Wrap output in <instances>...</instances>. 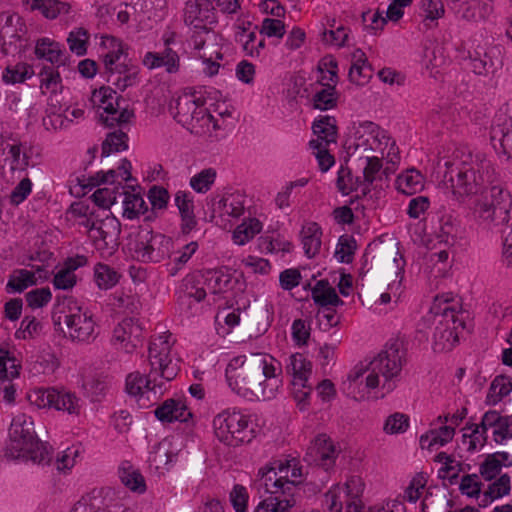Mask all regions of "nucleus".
<instances>
[{
	"mask_svg": "<svg viewBox=\"0 0 512 512\" xmlns=\"http://www.w3.org/2000/svg\"><path fill=\"white\" fill-rule=\"evenodd\" d=\"M154 414L161 422H187L192 413L181 399H167L154 410Z\"/></svg>",
	"mask_w": 512,
	"mask_h": 512,
	"instance_id": "nucleus-29",
	"label": "nucleus"
},
{
	"mask_svg": "<svg viewBox=\"0 0 512 512\" xmlns=\"http://www.w3.org/2000/svg\"><path fill=\"white\" fill-rule=\"evenodd\" d=\"M217 172L214 168H206L190 178L189 185L197 193L208 192L215 183Z\"/></svg>",
	"mask_w": 512,
	"mask_h": 512,
	"instance_id": "nucleus-55",
	"label": "nucleus"
},
{
	"mask_svg": "<svg viewBox=\"0 0 512 512\" xmlns=\"http://www.w3.org/2000/svg\"><path fill=\"white\" fill-rule=\"evenodd\" d=\"M356 247V241L352 236L343 235L339 238L335 250V257L341 263H350L353 260Z\"/></svg>",
	"mask_w": 512,
	"mask_h": 512,
	"instance_id": "nucleus-61",
	"label": "nucleus"
},
{
	"mask_svg": "<svg viewBox=\"0 0 512 512\" xmlns=\"http://www.w3.org/2000/svg\"><path fill=\"white\" fill-rule=\"evenodd\" d=\"M404 356L401 344L395 341L388 344L369 362L372 372H375L379 379L382 378L381 391L383 394L391 392L396 387V381L405 362Z\"/></svg>",
	"mask_w": 512,
	"mask_h": 512,
	"instance_id": "nucleus-12",
	"label": "nucleus"
},
{
	"mask_svg": "<svg viewBox=\"0 0 512 512\" xmlns=\"http://www.w3.org/2000/svg\"><path fill=\"white\" fill-rule=\"evenodd\" d=\"M244 210V197L238 193L223 197L214 208V212H218L220 216H229L232 218L240 217L244 213Z\"/></svg>",
	"mask_w": 512,
	"mask_h": 512,
	"instance_id": "nucleus-41",
	"label": "nucleus"
},
{
	"mask_svg": "<svg viewBox=\"0 0 512 512\" xmlns=\"http://www.w3.org/2000/svg\"><path fill=\"white\" fill-rule=\"evenodd\" d=\"M337 96L334 85L323 83V87L313 96V106L319 110H329L336 106Z\"/></svg>",
	"mask_w": 512,
	"mask_h": 512,
	"instance_id": "nucleus-56",
	"label": "nucleus"
},
{
	"mask_svg": "<svg viewBox=\"0 0 512 512\" xmlns=\"http://www.w3.org/2000/svg\"><path fill=\"white\" fill-rule=\"evenodd\" d=\"M89 37V32L83 27H78L70 31L67 37V44L70 51L77 56L85 55Z\"/></svg>",
	"mask_w": 512,
	"mask_h": 512,
	"instance_id": "nucleus-57",
	"label": "nucleus"
},
{
	"mask_svg": "<svg viewBox=\"0 0 512 512\" xmlns=\"http://www.w3.org/2000/svg\"><path fill=\"white\" fill-rule=\"evenodd\" d=\"M191 42L196 56L205 65L203 71L208 76H214L219 72V60L223 59L221 48L218 44V35L214 31H206L203 34H192Z\"/></svg>",
	"mask_w": 512,
	"mask_h": 512,
	"instance_id": "nucleus-18",
	"label": "nucleus"
},
{
	"mask_svg": "<svg viewBox=\"0 0 512 512\" xmlns=\"http://www.w3.org/2000/svg\"><path fill=\"white\" fill-rule=\"evenodd\" d=\"M125 390L139 408L146 409L158 401L165 390V385L155 375L150 377V372L145 376L135 371L127 375Z\"/></svg>",
	"mask_w": 512,
	"mask_h": 512,
	"instance_id": "nucleus-13",
	"label": "nucleus"
},
{
	"mask_svg": "<svg viewBox=\"0 0 512 512\" xmlns=\"http://www.w3.org/2000/svg\"><path fill=\"white\" fill-rule=\"evenodd\" d=\"M173 241L161 233L146 232L135 244V257L143 263H159L170 257Z\"/></svg>",
	"mask_w": 512,
	"mask_h": 512,
	"instance_id": "nucleus-15",
	"label": "nucleus"
},
{
	"mask_svg": "<svg viewBox=\"0 0 512 512\" xmlns=\"http://www.w3.org/2000/svg\"><path fill=\"white\" fill-rule=\"evenodd\" d=\"M512 391V383L504 376L496 377L486 396V404L496 405Z\"/></svg>",
	"mask_w": 512,
	"mask_h": 512,
	"instance_id": "nucleus-54",
	"label": "nucleus"
},
{
	"mask_svg": "<svg viewBox=\"0 0 512 512\" xmlns=\"http://www.w3.org/2000/svg\"><path fill=\"white\" fill-rule=\"evenodd\" d=\"M376 388L381 389V379L372 372L370 363L356 365L343 382L344 392L357 401L364 400Z\"/></svg>",
	"mask_w": 512,
	"mask_h": 512,
	"instance_id": "nucleus-16",
	"label": "nucleus"
},
{
	"mask_svg": "<svg viewBox=\"0 0 512 512\" xmlns=\"http://www.w3.org/2000/svg\"><path fill=\"white\" fill-rule=\"evenodd\" d=\"M173 118L191 132L200 133L221 129L216 117L205 108V100L196 91L184 92L170 103Z\"/></svg>",
	"mask_w": 512,
	"mask_h": 512,
	"instance_id": "nucleus-3",
	"label": "nucleus"
},
{
	"mask_svg": "<svg viewBox=\"0 0 512 512\" xmlns=\"http://www.w3.org/2000/svg\"><path fill=\"white\" fill-rule=\"evenodd\" d=\"M339 453V446L330 437L321 434L308 447L305 460L328 471L335 465Z\"/></svg>",
	"mask_w": 512,
	"mask_h": 512,
	"instance_id": "nucleus-22",
	"label": "nucleus"
},
{
	"mask_svg": "<svg viewBox=\"0 0 512 512\" xmlns=\"http://www.w3.org/2000/svg\"><path fill=\"white\" fill-rule=\"evenodd\" d=\"M465 430H470V433H464L462 442L467 447V451L475 452L481 449L487 441V432L483 430L478 424L467 425Z\"/></svg>",
	"mask_w": 512,
	"mask_h": 512,
	"instance_id": "nucleus-53",
	"label": "nucleus"
},
{
	"mask_svg": "<svg viewBox=\"0 0 512 512\" xmlns=\"http://www.w3.org/2000/svg\"><path fill=\"white\" fill-rule=\"evenodd\" d=\"M175 339L171 333L165 332L154 337L148 349L150 377L154 375L164 382L173 380L179 370V358L173 352Z\"/></svg>",
	"mask_w": 512,
	"mask_h": 512,
	"instance_id": "nucleus-8",
	"label": "nucleus"
},
{
	"mask_svg": "<svg viewBox=\"0 0 512 512\" xmlns=\"http://www.w3.org/2000/svg\"><path fill=\"white\" fill-rule=\"evenodd\" d=\"M34 53L38 59H44L55 67L59 68L66 65V52L61 45L47 37L37 40Z\"/></svg>",
	"mask_w": 512,
	"mask_h": 512,
	"instance_id": "nucleus-31",
	"label": "nucleus"
},
{
	"mask_svg": "<svg viewBox=\"0 0 512 512\" xmlns=\"http://www.w3.org/2000/svg\"><path fill=\"white\" fill-rule=\"evenodd\" d=\"M94 277L100 289L108 290L119 282L120 274L114 268L98 263L94 269Z\"/></svg>",
	"mask_w": 512,
	"mask_h": 512,
	"instance_id": "nucleus-50",
	"label": "nucleus"
},
{
	"mask_svg": "<svg viewBox=\"0 0 512 512\" xmlns=\"http://www.w3.org/2000/svg\"><path fill=\"white\" fill-rule=\"evenodd\" d=\"M131 169L132 165L127 159H123L118 170H108L107 172H98L95 176L96 184H114L117 182V178L120 177L121 181L128 182L131 180Z\"/></svg>",
	"mask_w": 512,
	"mask_h": 512,
	"instance_id": "nucleus-49",
	"label": "nucleus"
},
{
	"mask_svg": "<svg viewBox=\"0 0 512 512\" xmlns=\"http://www.w3.org/2000/svg\"><path fill=\"white\" fill-rule=\"evenodd\" d=\"M53 395L54 401L52 408L66 412L69 415L79 416L81 414L83 402L75 393L56 389Z\"/></svg>",
	"mask_w": 512,
	"mask_h": 512,
	"instance_id": "nucleus-40",
	"label": "nucleus"
},
{
	"mask_svg": "<svg viewBox=\"0 0 512 512\" xmlns=\"http://www.w3.org/2000/svg\"><path fill=\"white\" fill-rule=\"evenodd\" d=\"M20 364L7 350L0 349V379L11 381L19 376Z\"/></svg>",
	"mask_w": 512,
	"mask_h": 512,
	"instance_id": "nucleus-59",
	"label": "nucleus"
},
{
	"mask_svg": "<svg viewBox=\"0 0 512 512\" xmlns=\"http://www.w3.org/2000/svg\"><path fill=\"white\" fill-rule=\"evenodd\" d=\"M142 63L150 70L163 67L169 74L177 73L180 69V57L170 47H166L162 52H147Z\"/></svg>",
	"mask_w": 512,
	"mask_h": 512,
	"instance_id": "nucleus-28",
	"label": "nucleus"
},
{
	"mask_svg": "<svg viewBox=\"0 0 512 512\" xmlns=\"http://www.w3.org/2000/svg\"><path fill=\"white\" fill-rule=\"evenodd\" d=\"M36 440L32 418L24 413L17 414L10 425L6 453L11 458H19L23 449L31 448Z\"/></svg>",
	"mask_w": 512,
	"mask_h": 512,
	"instance_id": "nucleus-17",
	"label": "nucleus"
},
{
	"mask_svg": "<svg viewBox=\"0 0 512 512\" xmlns=\"http://www.w3.org/2000/svg\"><path fill=\"white\" fill-rule=\"evenodd\" d=\"M346 148L350 156L362 159L365 154L387 157L390 162H394L396 157L395 142L391 141L386 131L382 130L373 122L360 123L353 133V137L347 141Z\"/></svg>",
	"mask_w": 512,
	"mask_h": 512,
	"instance_id": "nucleus-5",
	"label": "nucleus"
},
{
	"mask_svg": "<svg viewBox=\"0 0 512 512\" xmlns=\"http://www.w3.org/2000/svg\"><path fill=\"white\" fill-rule=\"evenodd\" d=\"M174 201L181 215L182 232L189 233L197 224L194 214V197L190 192L178 191L175 194Z\"/></svg>",
	"mask_w": 512,
	"mask_h": 512,
	"instance_id": "nucleus-33",
	"label": "nucleus"
},
{
	"mask_svg": "<svg viewBox=\"0 0 512 512\" xmlns=\"http://www.w3.org/2000/svg\"><path fill=\"white\" fill-rule=\"evenodd\" d=\"M29 165V157L24 146L16 140H2L0 142V169L5 176L9 172H22Z\"/></svg>",
	"mask_w": 512,
	"mask_h": 512,
	"instance_id": "nucleus-23",
	"label": "nucleus"
},
{
	"mask_svg": "<svg viewBox=\"0 0 512 512\" xmlns=\"http://www.w3.org/2000/svg\"><path fill=\"white\" fill-rule=\"evenodd\" d=\"M107 81L115 85L120 90H125L136 83L137 70L135 67H129L125 60L116 63L114 69L105 70Z\"/></svg>",
	"mask_w": 512,
	"mask_h": 512,
	"instance_id": "nucleus-35",
	"label": "nucleus"
},
{
	"mask_svg": "<svg viewBox=\"0 0 512 512\" xmlns=\"http://www.w3.org/2000/svg\"><path fill=\"white\" fill-rule=\"evenodd\" d=\"M364 487L363 479L357 475L350 476L344 484L332 486L324 495L326 512H341L344 506L347 512H360Z\"/></svg>",
	"mask_w": 512,
	"mask_h": 512,
	"instance_id": "nucleus-11",
	"label": "nucleus"
},
{
	"mask_svg": "<svg viewBox=\"0 0 512 512\" xmlns=\"http://www.w3.org/2000/svg\"><path fill=\"white\" fill-rule=\"evenodd\" d=\"M143 329L134 318L123 319L113 330L111 343L115 349L131 354L143 344Z\"/></svg>",
	"mask_w": 512,
	"mask_h": 512,
	"instance_id": "nucleus-20",
	"label": "nucleus"
},
{
	"mask_svg": "<svg viewBox=\"0 0 512 512\" xmlns=\"http://www.w3.org/2000/svg\"><path fill=\"white\" fill-rule=\"evenodd\" d=\"M443 181L454 196H479L495 183L496 173L484 154H468L463 160L446 161Z\"/></svg>",
	"mask_w": 512,
	"mask_h": 512,
	"instance_id": "nucleus-2",
	"label": "nucleus"
},
{
	"mask_svg": "<svg viewBox=\"0 0 512 512\" xmlns=\"http://www.w3.org/2000/svg\"><path fill=\"white\" fill-rule=\"evenodd\" d=\"M15 21L18 22L19 17L14 14L9 12L0 14V51L4 55H13L19 51L20 35Z\"/></svg>",
	"mask_w": 512,
	"mask_h": 512,
	"instance_id": "nucleus-26",
	"label": "nucleus"
},
{
	"mask_svg": "<svg viewBox=\"0 0 512 512\" xmlns=\"http://www.w3.org/2000/svg\"><path fill=\"white\" fill-rule=\"evenodd\" d=\"M286 372L292 376L293 387L306 388L312 373V363L301 353L292 354Z\"/></svg>",
	"mask_w": 512,
	"mask_h": 512,
	"instance_id": "nucleus-30",
	"label": "nucleus"
},
{
	"mask_svg": "<svg viewBox=\"0 0 512 512\" xmlns=\"http://www.w3.org/2000/svg\"><path fill=\"white\" fill-rule=\"evenodd\" d=\"M31 9L40 11L46 18L55 19L62 11H67V4L58 0H32Z\"/></svg>",
	"mask_w": 512,
	"mask_h": 512,
	"instance_id": "nucleus-60",
	"label": "nucleus"
},
{
	"mask_svg": "<svg viewBox=\"0 0 512 512\" xmlns=\"http://www.w3.org/2000/svg\"><path fill=\"white\" fill-rule=\"evenodd\" d=\"M491 141L496 149L499 144L501 153L512 163V106L506 114L498 116L491 130Z\"/></svg>",
	"mask_w": 512,
	"mask_h": 512,
	"instance_id": "nucleus-24",
	"label": "nucleus"
},
{
	"mask_svg": "<svg viewBox=\"0 0 512 512\" xmlns=\"http://www.w3.org/2000/svg\"><path fill=\"white\" fill-rule=\"evenodd\" d=\"M511 207L510 193L501 185H492L474 200L471 215L479 226L490 229L509 221Z\"/></svg>",
	"mask_w": 512,
	"mask_h": 512,
	"instance_id": "nucleus-4",
	"label": "nucleus"
},
{
	"mask_svg": "<svg viewBox=\"0 0 512 512\" xmlns=\"http://www.w3.org/2000/svg\"><path fill=\"white\" fill-rule=\"evenodd\" d=\"M48 272L38 266L35 270L16 269L9 275L6 284L7 293H21L30 286L36 285L38 280L47 279Z\"/></svg>",
	"mask_w": 512,
	"mask_h": 512,
	"instance_id": "nucleus-27",
	"label": "nucleus"
},
{
	"mask_svg": "<svg viewBox=\"0 0 512 512\" xmlns=\"http://www.w3.org/2000/svg\"><path fill=\"white\" fill-rule=\"evenodd\" d=\"M119 478L130 490L143 493L146 485L143 476L129 462H123L119 467Z\"/></svg>",
	"mask_w": 512,
	"mask_h": 512,
	"instance_id": "nucleus-44",
	"label": "nucleus"
},
{
	"mask_svg": "<svg viewBox=\"0 0 512 512\" xmlns=\"http://www.w3.org/2000/svg\"><path fill=\"white\" fill-rule=\"evenodd\" d=\"M499 55L500 49L498 47L486 49L478 46L474 52L470 54L471 66L474 73L484 76L494 74L501 66Z\"/></svg>",
	"mask_w": 512,
	"mask_h": 512,
	"instance_id": "nucleus-25",
	"label": "nucleus"
},
{
	"mask_svg": "<svg viewBox=\"0 0 512 512\" xmlns=\"http://www.w3.org/2000/svg\"><path fill=\"white\" fill-rule=\"evenodd\" d=\"M396 187L399 192L412 195L423 188V177L414 169L407 170L397 177Z\"/></svg>",
	"mask_w": 512,
	"mask_h": 512,
	"instance_id": "nucleus-47",
	"label": "nucleus"
},
{
	"mask_svg": "<svg viewBox=\"0 0 512 512\" xmlns=\"http://www.w3.org/2000/svg\"><path fill=\"white\" fill-rule=\"evenodd\" d=\"M55 322H64L68 335L74 342L91 343L96 339V323L93 314L72 297L58 299Z\"/></svg>",
	"mask_w": 512,
	"mask_h": 512,
	"instance_id": "nucleus-6",
	"label": "nucleus"
},
{
	"mask_svg": "<svg viewBox=\"0 0 512 512\" xmlns=\"http://www.w3.org/2000/svg\"><path fill=\"white\" fill-rule=\"evenodd\" d=\"M312 299L321 306H338L343 301L338 297L335 289L326 280H320L312 288Z\"/></svg>",
	"mask_w": 512,
	"mask_h": 512,
	"instance_id": "nucleus-43",
	"label": "nucleus"
},
{
	"mask_svg": "<svg viewBox=\"0 0 512 512\" xmlns=\"http://www.w3.org/2000/svg\"><path fill=\"white\" fill-rule=\"evenodd\" d=\"M261 230V222L256 218H249L236 227L232 238L235 244L244 245L260 233Z\"/></svg>",
	"mask_w": 512,
	"mask_h": 512,
	"instance_id": "nucleus-48",
	"label": "nucleus"
},
{
	"mask_svg": "<svg viewBox=\"0 0 512 512\" xmlns=\"http://www.w3.org/2000/svg\"><path fill=\"white\" fill-rule=\"evenodd\" d=\"M94 106L102 109L99 114L101 122L107 127L126 124L134 117L132 110L120 107L116 92L110 87H101L94 90L91 95Z\"/></svg>",
	"mask_w": 512,
	"mask_h": 512,
	"instance_id": "nucleus-14",
	"label": "nucleus"
},
{
	"mask_svg": "<svg viewBox=\"0 0 512 512\" xmlns=\"http://www.w3.org/2000/svg\"><path fill=\"white\" fill-rule=\"evenodd\" d=\"M101 47L103 49L101 56L105 70L114 69V65L123 60H126V54L124 52V46L122 42L113 36H102Z\"/></svg>",
	"mask_w": 512,
	"mask_h": 512,
	"instance_id": "nucleus-34",
	"label": "nucleus"
},
{
	"mask_svg": "<svg viewBox=\"0 0 512 512\" xmlns=\"http://www.w3.org/2000/svg\"><path fill=\"white\" fill-rule=\"evenodd\" d=\"M214 434L228 446L249 443L255 437V428L249 415L237 410H224L213 419Z\"/></svg>",
	"mask_w": 512,
	"mask_h": 512,
	"instance_id": "nucleus-7",
	"label": "nucleus"
},
{
	"mask_svg": "<svg viewBox=\"0 0 512 512\" xmlns=\"http://www.w3.org/2000/svg\"><path fill=\"white\" fill-rule=\"evenodd\" d=\"M184 22L193 29V34L213 31L216 17L212 3L209 0H189L184 10Z\"/></svg>",
	"mask_w": 512,
	"mask_h": 512,
	"instance_id": "nucleus-19",
	"label": "nucleus"
},
{
	"mask_svg": "<svg viewBox=\"0 0 512 512\" xmlns=\"http://www.w3.org/2000/svg\"><path fill=\"white\" fill-rule=\"evenodd\" d=\"M313 132L317 136L309 142L310 148H318L321 145L329 146L331 143H336L337 128L336 120L331 116L320 117L313 123Z\"/></svg>",
	"mask_w": 512,
	"mask_h": 512,
	"instance_id": "nucleus-32",
	"label": "nucleus"
},
{
	"mask_svg": "<svg viewBox=\"0 0 512 512\" xmlns=\"http://www.w3.org/2000/svg\"><path fill=\"white\" fill-rule=\"evenodd\" d=\"M455 435L453 426H441L439 429H433L420 437L422 448L432 450L435 446H443L449 443Z\"/></svg>",
	"mask_w": 512,
	"mask_h": 512,
	"instance_id": "nucleus-42",
	"label": "nucleus"
},
{
	"mask_svg": "<svg viewBox=\"0 0 512 512\" xmlns=\"http://www.w3.org/2000/svg\"><path fill=\"white\" fill-rule=\"evenodd\" d=\"M372 77V68L367 61L365 53L356 49L352 53V63L349 70V79L357 85H365Z\"/></svg>",
	"mask_w": 512,
	"mask_h": 512,
	"instance_id": "nucleus-36",
	"label": "nucleus"
},
{
	"mask_svg": "<svg viewBox=\"0 0 512 512\" xmlns=\"http://www.w3.org/2000/svg\"><path fill=\"white\" fill-rule=\"evenodd\" d=\"M127 134L121 130L111 132L102 143V156L107 157L111 153L124 151L127 149Z\"/></svg>",
	"mask_w": 512,
	"mask_h": 512,
	"instance_id": "nucleus-58",
	"label": "nucleus"
},
{
	"mask_svg": "<svg viewBox=\"0 0 512 512\" xmlns=\"http://www.w3.org/2000/svg\"><path fill=\"white\" fill-rule=\"evenodd\" d=\"M280 363L266 353L233 358L226 379L233 392L247 400H271L282 387Z\"/></svg>",
	"mask_w": 512,
	"mask_h": 512,
	"instance_id": "nucleus-1",
	"label": "nucleus"
},
{
	"mask_svg": "<svg viewBox=\"0 0 512 512\" xmlns=\"http://www.w3.org/2000/svg\"><path fill=\"white\" fill-rule=\"evenodd\" d=\"M34 75L32 66L27 63H17L7 66L3 72L2 79L7 84L23 83Z\"/></svg>",
	"mask_w": 512,
	"mask_h": 512,
	"instance_id": "nucleus-52",
	"label": "nucleus"
},
{
	"mask_svg": "<svg viewBox=\"0 0 512 512\" xmlns=\"http://www.w3.org/2000/svg\"><path fill=\"white\" fill-rule=\"evenodd\" d=\"M40 91L43 95L56 94L62 89V79L57 67L44 66L39 73Z\"/></svg>",
	"mask_w": 512,
	"mask_h": 512,
	"instance_id": "nucleus-45",
	"label": "nucleus"
},
{
	"mask_svg": "<svg viewBox=\"0 0 512 512\" xmlns=\"http://www.w3.org/2000/svg\"><path fill=\"white\" fill-rule=\"evenodd\" d=\"M258 475L268 493L283 495L293 494L303 477L302 467L295 458L275 461L272 467L261 468Z\"/></svg>",
	"mask_w": 512,
	"mask_h": 512,
	"instance_id": "nucleus-9",
	"label": "nucleus"
},
{
	"mask_svg": "<svg viewBox=\"0 0 512 512\" xmlns=\"http://www.w3.org/2000/svg\"><path fill=\"white\" fill-rule=\"evenodd\" d=\"M235 283L232 274L222 270H209L204 274V284L212 294L225 293L231 290Z\"/></svg>",
	"mask_w": 512,
	"mask_h": 512,
	"instance_id": "nucleus-38",
	"label": "nucleus"
},
{
	"mask_svg": "<svg viewBox=\"0 0 512 512\" xmlns=\"http://www.w3.org/2000/svg\"><path fill=\"white\" fill-rule=\"evenodd\" d=\"M148 211L147 204L139 194L125 193L123 201V216L127 219H135Z\"/></svg>",
	"mask_w": 512,
	"mask_h": 512,
	"instance_id": "nucleus-51",
	"label": "nucleus"
},
{
	"mask_svg": "<svg viewBox=\"0 0 512 512\" xmlns=\"http://www.w3.org/2000/svg\"><path fill=\"white\" fill-rule=\"evenodd\" d=\"M103 490H93L84 495L74 506L75 512H100L106 508Z\"/></svg>",
	"mask_w": 512,
	"mask_h": 512,
	"instance_id": "nucleus-46",
	"label": "nucleus"
},
{
	"mask_svg": "<svg viewBox=\"0 0 512 512\" xmlns=\"http://www.w3.org/2000/svg\"><path fill=\"white\" fill-rule=\"evenodd\" d=\"M120 234V223L112 215H106L101 220L92 222L90 226V238L97 250L111 254L117 247V239Z\"/></svg>",
	"mask_w": 512,
	"mask_h": 512,
	"instance_id": "nucleus-21",
	"label": "nucleus"
},
{
	"mask_svg": "<svg viewBox=\"0 0 512 512\" xmlns=\"http://www.w3.org/2000/svg\"><path fill=\"white\" fill-rule=\"evenodd\" d=\"M457 232V227L455 224V220L450 215H444L439 220V229L437 232V237L440 239V242L450 245L454 242L455 236Z\"/></svg>",
	"mask_w": 512,
	"mask_h": 512,
	"instance_id": "nucleus-63",
	"label": "nucleus"
},
{
	"mask_svg": "<svg viewBox=\"0 0 512 512\" xmlns=\"http://www.w3.org/2000/svg\"><path fill=\"white\" fill-rule=\"evenodd\" d=\"M439 299L436 298V301ZM426 321L434 326L433 349L436 352L451 350L458 342V326H463V322L457 318L455 309L445 304L435 302Z\"/></svg>",
	"mask_w": 512,
	"mask_h": 512,
	"instance_id": "nucleus-10",
	"label": "nucleus"
},
{
	"mask_svg": "<svg viewBox=\"0 0 512 512\" xmlns=\"http://www.w3.org/2000/svg\"><path fill=\"white\" fill-rule=\"evenodd\" d=\"M296 506L293 494H271L259 503L254 512H291Z\"/></svg>",
	"mask_w": 512,
	"mask_h": 512,
	"instance_id": "nucleus-39",
	"label": "nucleus"
},
{
	"mask_svg": "<svg viewBox=\"0 0 512 512\" xmlns=\"http://www.w3.org/2000/svg\"><path fill=\"white\" fill-rule=\"evenodd\" d=\"M409 427V417L403 413H394L385 420L383 430L386 434L404 433Z\"/></svg>",
	"mask_w": 512,
	"mask_h": 512,
	"instance_id": "nucleus-64",
	"label": "nucleus"
},
{
	"mask_svg": "<svg viewBox=\"0 0 512 512\" xmlns=\"http://www.w3.org/2000/svg\"><path fill=\"white\" fill-rule=\"evenodd\" d=\"M300 236L306 256L309 258L316 256L321 248L320 226L316 222H307L302 226Z\"/></svg>",
	"mask_w": 512,
	"mask_h": 512,
	"instance_id": "nucleus-37",
	"label": "nucleus"
},
{
	"mask_svg": "<svg viewBox=\"0 0 512 512\" xmlns=\"http://www.w3.org/2000/svg\"><path fill=\"white\" fill-rule=\"evenodd\" d=\"M30 459L34 463L37 464H49L50 462V453L45 444L40 442L38 439L33 443L32 447L28 449H23V454L19 456V458Z\"/></svg>",
	"mask_w": 512,
	"mask_h": 512,
	"instance_id": "nucleus-62",
	"label": "nucleus"
}]
</instances>
